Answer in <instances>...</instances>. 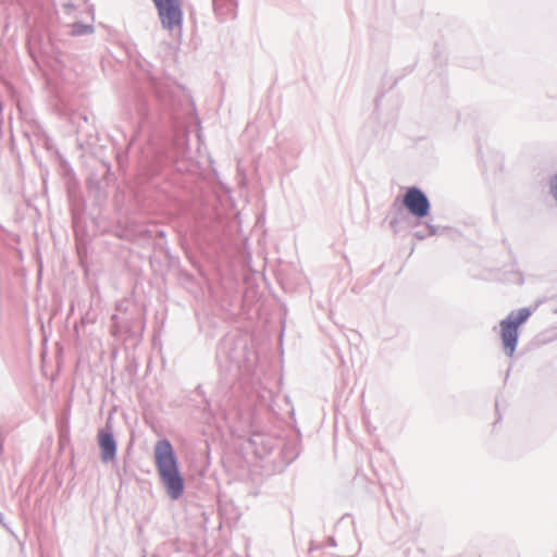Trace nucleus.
<instances>
[{
	"label": "nucleus",
	"mask_w": 557,
	"mask_h": 557,
	"mask_svg": "<svg viewBox=\"0 0 557 557\" xmlns=\"http://www.w3.org/2000/svg\"><path fill=\"white\" fill-rule=\"evenodd\" d=\"M99 445L102 451V459L110 461L115 456L116 445L111 434L100 432L99 433Z\"/></svg>",
	"instance_id": "nucleus-5"
},
{
	"label": "nucleus",
	"mask_w": 557,
	"mask_h": 557,
	"mask_svg": "<svg viewBox=\"0 0 557 557\" xmlns=\"http://www.w3.org/2000/svg\"><path fill=\"white\" fill-rule=\"evenodd\" d=\"M154 463L169 496L172 499L180 498L184 492V481L178 471L174 449L168 440L156 443Z\"/></svg>",
	"instance_id": "nucleus-1"
},
{
	"label": "nucleus",
	"mask_w": 557,
	"mask_h": 557,
	"mask_svg": "<svg viewBox=\"0 0 557 557\" xmlns=\"http://www.w3.org/2000/svg\"><path fill=\"white\" fill-rule=\"evenodd\" d=\"M159 17L165 29L180 28L182 24V9L180 0H153Z\"/></svg>",
	"instance_id": "nucleus-3"
},
{
	"label": "nucleus",
	"mask_w": 557,
	"mask_h": 557,
	"mask_svg": "<svg viewBox=\"0 0 557 557\" xmlns=\"http://www.w3.org/2000/svg\"><path fill=\"white\" fill-rule=\"evenodd\" d=\"M550 193L555 200L557 201V174L550 181Z\"/></svg>",
	"instance_id": "nucleus-6"
},
{
	"label": "nucleus",
	"mask_w": 557,
	"mask_h": 557,
	"mask_svg": "<svg viewBox=\"0 0 557 557\" xmlns=\"http://www.w3.org/2000/svg\"><path fill=\"white\" fill-rule=\"evenodd\" d=\"M403 202L408 211L417 218H424L429 213V200L425 195L416 187H411L407 190Z\"/></svg>",
	"instance_id": "nucleus-4"
},
{
	"label": "nucleus",
	"mask_w": 557,
	"mask_h": 557,
	"mask_svg": "<svg viewBox=\"0 0 557 557\" xmlns=\"http://www.w3.org/2000/svg\"><path fill=\"white\" fill-rule=\"evenodd\" d=\"M530 315V309L521 308L516 312H511L507 319L500 321V337L507 356H513L519 336L518 329Z\"/></svg>",
	"instance_id": "nucleus-2"
}]
</instances>
